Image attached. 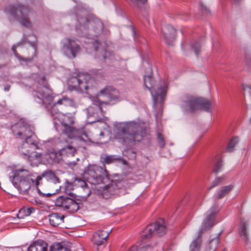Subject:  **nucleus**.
<instances>
[{"mask_svg":"<svg viewBox=\"0 0 251 251\" xmlns=\"http://www.w3.org/2000/svg\"><path fill=\"white\" fill-rule=\"evenodd\" d=\"M114 131V138L122 144L139 142L145 134L144 128L134 122L118 123Z\"/></svg>","mask_w":251,"mask_h":251,"instance_id":"1","label":"nucleus"},{"mask_svg":"<svg viewBox=\"0 0 251 251\" xmlns=\"http://www.w3.org/2000/svg\"><path fill=\"white\" fill-rule=\"evenodd\" d=\"M50 113L56 130L62 131L70 138H78L80 140H86L87 136L86 133L79 136L80 131L71 126L74 123L73 118L60 112H54V107H52Z\"/></svg>","mask_w":251,"mask_h":251,"instance_id":"2","label":"nucleus"},{"mask_svg":"<svg viewBox=\"0 0 251 251\" xmlns=\"http://www.w3.org/2000/svg\"><path fill=\"white\" fill-rule=\"evenodd\" d=\"M144 81L145 86L151 92L154 102L153 107L155 108H160L166 96L167 89V82H161L155 89L154 88V81L151 75H145Z\"/></svg>","mask_w":251,"mask_h":251,"instance_id":"3","label":"nucleus"},{"mask_svg":"<svg viewBox=\"0 0 251 251\" xmlns=\"http://www.w3.org/2000/svg\"><path fill=\"white\" fill-rule=\"evenodd\" d=\"M218 212V207L214 205L207 212L205 219L203 221L201 227L200 229L198 237L193 240L190 245V251H199L201 245V240L200 234L204 231L208 230L214 225V219L215 215Z\"/></svg>","mask_w":251,"mask_h":251,"instance_id":"4","label":"nucleus"},{"mask_svg":"<svg viewBox=\"0 0 251 251\" xmlns=\"http://www.w3.org/2000/svg\"><path fill=\"white\" fill-rule=\"evenodd\" d=\"M38 85L36 89L34 90V100L40 104H42L48 107V105H51L53 99V96L52 91L47 86L45 78L42 76L41 78L38 80Z\"/></svg>","mask_w":251,"mask_h":251,"instance_id":"5","label":"nucleus"},{"mask_svg":"<svg viewBox=\"0 0 251 251\" xmlns=\"http://www.w3.org/2000/svg\"><path fill=\"white\" fill-rule=\"evenodd\" d=\"M88 181L93 184H99L108 182L109 177L107 171L103 167L96 165H89L85 170Z\"/></svg>","mask_w":251,"mask_h":251,"instance_id":"6","label":"nucleus"},{"mask_svg":"<svg viewBox=\"0 0 251 251\" xmlns=\"http://www.w3.org/2000/svg\"><path fill=\"white\" fill-rule=\"evenodd\" d=\"M95 82L88 74L80 73L76 76L71 77L68 80L69 89L82 92L92 88Z\"/></svg>","mask_w":251,"mask_h":251,"instance_id":"7","label":"nucleus"},{"mask_svg":"<svg viewBox=\"0 0 251 251\" xmlns=\"http://www.w3.org/2000/svg\"><path fill=\"white\" fill-rule=\"evenodd\" d=\"M5 11L15 18L23 25L27 27L31 26V23L28 18L30 10L27 6L23 5L17 7L8 5L5 8Z\"/></svg>","mask_w":251,"mask_h":251,"instance_id":"8","label":"nucleus"},{"mask_svg":"<svg viewBox=\"0 0 251 251\" xmlns=\"http://www.w3.org/2000/svg\"><path fill=\"white\" fill-rule=\"evenodd\" d=\"M11 130L17 138L25 139L34 136L32 127L23 119L12 125Z\"/></svg>","mask_w":251,"mask_h":251,"instance_id":"9","label":"nucleus"},{"mask_svg":"<svg viewBox=\"0 0 251 251\" xmlns=\"http://www.w3.org/2000/svg\"><path fill=\"white\" fill-rule=\"evenodd\" d=\"M184 104L186 110L190 112L199 109L209 111L212 109L211 102L202 98L191 97L185 102Z\"/></svg>","mask_w":251,"mask_h":251,"instance_id":"10","label":"nucleus"},{"mask_svg":"<svg viewBox=\"0 0 251 251\" xmlns=\"http://www.w3.org/2000/svg\"><path fill=\"white\" fill-rule=\"evenodd\" d=\"M154 231L159 236H162L165 233L166 226L164 220L159 219L154 224L148 226L143 231L141 237L145 239H150Z\"/></svg>","mask_w":251,"mask_h":251,"instance_id":"11","label":"nucleus"},{"mask_svg":"<svg viewBox=\"0 0 251 251\" xmlns=\"http://www.w3.org/2000/svg\"><path fill=\"white\" fill-rule=\"evenodd\" d=\"M38 144V141L35 136L25 139L18 147V151L20 154L25 158L32 151L39 148Z\"/></svg>","mask_w":251,"mask_h":251,"instance_id":"12","label":"nucleus"},{"mask_svg":"<svg viewBox=\"0 0 251 251\" xmlns=\"http://www.w3.org/2000/svg\"><path fill=\"white\" fill-rule=\"evenodd\" d=\"M63 50L68 58H74L80 51V48L75 40L67 38L64 43Z\"/></svg>","mask_w":251,"mask_h":251,"instance_id":"13","label":"nucleus"},{"mask_svg":"<svg viewBox=\"0 0 251 251\" xmlns=\"http://www.w3.org/2000/svg\"><path fill=\"white\" fill-rule=\"evenodd\" d=\"M88 118L94 117V120L91 121L92 123L99 122L103 116L101 108L98 105L97 103H94L87 109Z\"/></svg>","mask_w":251,"mask_h":251,"instance_id":"14","label":"nucleus"},{"mask_svg":"<svg viewBox=\"0 0 251 251\" xmlns=\"http://www.w3.org/2000/svg\"><path fill=\"white\" fill-rule=\"evenodd\" d=\"M166 43L168 45H173L176 40V31L171 25H167L162 29Z\"/></svg>","mask_w":251,"mask_h":251,"instance_id":"15","label":"nucleus"},{"mask_svg":"<svg viewBox=\"0 0 251 251\" xmlns=\"http://www.w3.org/2000/svg\"><path fill=\"white\" fill-rule=\"evenodd\" d=\"M43 177H44L47 181L54 184L60 182L59 178L52 171L46 170L41 175L37 176L36 178L35 181L36 186H38L39 185L40 181Z\"/></svg>","mask_w":251,"mask_h":251,"instance_id":"16","label":"nucleus"},{"mask_svg":"<svg viewBox=\"0 0 251 251\" xmlns=\"http://www.w3.org/2000/svg\"><path fill=\"white\" fill-rule=\"evenodd\" d=\"M30 173L26 169H21L14 171L12 172V176L10 178L12 183L15 182H19L21 180H25L30 178Z\"/></svg>","mask_w":251,"mask_h":251,"instance_id":"17","label":"nucleus"},{"mask_svg":"<svg viewBox=\"0 0 251 251\" xmlns=\"http://www.w3.org/2000/svg\"><path fill=\"white\" fill-rule=\"evenodd\" d=\"M100 96L106 97L110 100H115L119 97V92L117 90L112 87H107L102 89L100 93Z\"/></svg>","mask_w":251,"mask_h":251,"instance_id":"18","label":"nucleus"},{"mask_svg":"<svg viewBox=\"0 0 251 251\" xmlns=\"http://www.w3.org/2000/svg\"><path fill=\"white\" fill-rule=\"evenodd\" d=\"M109 235L107 232L103 230H99L94 233L93 238V242L97 246H100L106 241V239Z\"/></svg>","mask_w":251,"mask_h":251,"instance_id":"19","label":"nucleus"},{"mask_svg":"<svg viewBox=\"0 0 251 251\" xmlns=\"http://www.w3.org/2000/svg\"><path fill=\"white\" fill-rule=\"evenodd\" d=\"M48 244L43 240H38L32 243L27 251H47Z\"/></svg>","mask_w":251,"mask_h":251,"instance_id":"20","label":"nucleus"},{"mask_svg":"<svg viewBox=\"0 0 251 251\" xmlns=\"http://www.w3.org/2000/svg\"><path fill=\"white\" fill-rule=\"evenodd\" d=\"M222 232L212 237L206 245L204 251H216L220 243V236Z\"/></svg>","mask_w":251,"mask_h":251,"instance_id":"21","label":"nucleus"},{"mask_svg":"<svg viewBox=\"0 0 251 251\" xmlns=\"http://www.w3.org/2000/svg\"><path fill=\"white\" fill-rule=\"evenodd\" d=\"M34 183V181L31 178L25 180H21L19 182H15L13 185L19 190L25 191L28 190L30 187V183Z\"/></svg>","mask_w":251,"mask_h":251,"instance_id":"22","label":"nucleus"},{"mask_svg":"<svg viewBox=\"0 0 251 251\" xmlns=\"http://www.w3.org/2000/svg\"><path fill=\"white\" fill-rule=\"evenodd\" d=\"M63 208L72 212H76L79 209L78 203L74 200L66 197Z\"/></svg>","mask_w":251,"mask_h":251,"instance_id":"23","label":"nucleus"},{"mask_svg":"<svg viewBox=\"0 0 251 251\" xmlns=\"http://www.w3.org/2000/svg\"><path fill=\"white\" fill-rule=\"evenodd\" d=\"M64 216L58 213H52L49 216V221L51 225L56 226L63 222Z\"/></svg>","mask_w":251,"mask_h":251,"instance_id":"24","label":"nucleus"},{"mask_svg":"<svg viewBox=\"0 0 251 251\" xmlns=\"http://www.w3.org/2000/svg\"><path fill=\"white\" fill-rule=\"evenodd\" d=\"M117 192L116 185L114 183L107 185L103 187L101 195L103 198L108 199L111 195H114Z\"/></svg>","mask_w":251,"mask_h":251,"instance_id":"25","label":"nucleus"},{"mask_svg":"<svg viewBox=\"0 0 251 251\" xmlns=\"http://www.w3.org/2000/svg\"><path fill=\"white\" fill-rule=\"evenodd\" d=\"M42 156V153L34 151H33L29 154V155H27L25 158L32 164L36 165L41 162Z\"/></svg>","mask_w":251,"mask_h":251,"instance_id":"26","label":"nucleus"},{"mask_svg":"<svg viewBox=\"0 0 251 251\" xmlns=\"http://www.w3.org/2000/svg\"><path fill=\"white\" fill-rule=\"evenodd\" d=\"M233 188V186L232 185L222 187L215 195L216 199H221L223 198L232 190Z\"/></svg>","mask_w":251,"mask_h":251,"instance_id":"27","label":"nucleus"},{"mask_svg":"<svg viewBox=\"0 0 251 251\" xmlns=\"http://www.w3.org/2000/svg\"><path fill=\"white\" fill-rule=\"evenodd\" d=\"M56 104H62L65 106H70L73 107H75L76 105V103L71 99H70L67 97H63L62 99L58 100L56 102L53 104L52 107H54Z\"/></svg>","mask_w":251,"mask_h":251,"instance_id":"28","label":"nucleus"},{"mask_svg":"<svg viewBox=\"0 0 251 251\" xmlns=\"http://www.w3.org/2000/svg\"><path fill=\"white\" fill-rule=\"evenodd\" d=\"M121 157L116 155H105L103 157H101V161L103 164H110L116 161L120 160Z\"/></svg>","mask_w":251,"mask_h":251,"instance_id":"29","label":"nucleus"},{"mask_svg":"<svg viewBox=\"0 0 251 251\" xmlns=\"http://www.w3.org/2000/svg\"><path fill=\"white\" fill-rule=\"evenodd\" d=\"M80 23H84L83 25H81L80 26H77V29L83 31L86 30L89 26H93L94 25V22L92 20H88L87 19L83 18L81 20H78Z\"/></svg>","mask_w":251,"mask_h":251,"instance_id":"30","label":"nucleus"},{"mask_svg":"<svg viewBox=\"0 0 251 251\" xmlns=\"http://www.w3.org/2000/svg\"><path fill=\"white\" fill-rule=\"evenodd\" d=\"M239 232L243 240L246 242H247L248 241V235L246 231V226L244 222L241 223L239 227Z\"/></svg>","mask_w":251,"mask_h":251,"instance_id":"31","label":"nucleus"},{"mask_svg":"<svg viewBox=\"0 0 251 251\" xmlns=\"http://www.w3.org/2000/svg\"><path fill=\"white\" fill-rule=\"evenodd\" d=\"M75 185L82 187L86 190V193H87V196H88L90 194L91 191L88 188H87V184L85 181L81 179L77 178L75 180Z\"/></svg>","mask_w":251,"mask_h":251,"instance_id":"32","label":"nucleus"},{"mask_svg":"<svg viewBox=\"0 0 251 251\" xmlns=\"http://www.w3.org/2000/svg\"><path fill=\"white\" fill-rule=\"evenodd\" d=\"M50 251H70V250L58 243L52 244L50 247Z\"/></svg>","mask_w":251,"mask_h":251,"instance_id":"33","label":"nucleus"},{"mask_svg":"<svg viewBox=\"0 0 251 251\" xmlns=\"http://www.w3.org/2000/svg\"><path fill=\"white\" fill-rule=\"evenodd\" d=\"M34 210L33 208H28L26 209H22L19 211V213L17 214V216L19 218H23V214H25V216H28Z\"/></svg>","mask_w":251,"mask_h":251,"instance_id":"34","label":"nucleus"},{"mask_svg":"<svg viewBox=\"0 0 251 251\" xmlns=\"http://www.w3.org/2000/svg\"><path fill=\"white\" fill-rule=\"evenodd\" d=\"M152 248L150 245L142 246L138 248L137 246H132L128 251H151Z\"/></svg>","mask_w":251,"mask_h":251,"instance_id":"35","label":"nucleus"},{"mask_svg":"<svg viewBox=\"0 0 251 251\" xmlns=\"http://www.w3.org/2000/svg\"><path fill=\"white\" fill-rule=\"evenodd\" d=\"M75 151L76 150L74 147L68 146L61 150V153H66L74 156Z\"/></svg>","mask_w":251,"mask_h":251,"instance_id":"36","label":"nucleus"},{"mask_svg":"<svg viewBox=\"0 0 251 251\" xmlns=\"http://www.w3.org/2000/svg\"><path fill=\"white\" fill-rule=\"evenodd\" d=\"M73 189V184L71 183H70L68 180L66 181L64 192L68 195H72V193L71 192Z\"/></svg>","mask_w":251,"mask_h":251,"instance_id":"37","label":"nucleus"},{"mask_svg":"<svg viewBox=\"0 0 251 251\" xmlns=\"http://www.w3.org/2000/svg\"><path fill=\"white\" fill-rule=\"evenodd\" d=\"M238 143V139L237 138H232L229 142L228 147L227 150L228 151H232L233 148L235 146L236 144Z\"/></svg>","mask_w":251,"mask_h":251,"instance_id":"38","label":"nucleus"},{"mask_svg":"<svg viewBox=\"0 0 251 251\" xmlns=\"http://www.w3.org/2000/svg\"><path fill=\"white\" fill-rule=\"evenodd\" d=\"M18 46V45H13L12 48V50H13L15 55L17 57V58H19L20 59H22L23 60V61H31L32 60V57H28V58H21L18 54L17 53V52H16L15 49H16V48Z\"/></svg>","mask_w":251,"mask_h":251,"instance_id":"39","label":"nucleus"},{"mask_svg":"<svg viewBox=\"0 0 251 251\" xmlns=\"http://www.w3.org/2000/svg\"><path fill=\"white\" fill-rule=\"evenodd\" d=\"M192 50L195 52L196 55H198L200 51L201 45L199 43L196 42L195 44L191 45Z\"/></svg>","mask_w":251,"mask_h":251,"instance_id":"40","label":"nucleus"},{"mask_svg":"<svg viewBox=\"0 0 251 251\" xmlns=\"http://www.w3.org/2000/svg\"><path fill=\"white\" fill-rule=\"evenodd\" d=\"M65 198L66 197L61 196L56 199L55 201V205L63 207Z\"/></svg>","mask_w":251,"mask_h":251,"instance_id":"41","label":"nucleus"},{"mask_svg":"<svg viewBox=\"0 0 251 251\" xmlns=\"http://www.w3.org/2000/svg\"><path fill=\"white\" fill-rule=\"evenodd\" d=\"M222 181V178L220 177L216 178L212 182L211 186L209 187V189H211L216 186L220 184Z\"/></svg>","mask_w":251,"mask_h":251,"instance_id":"42","label":"nucleus"},{"mask_svg":"<svg viewBox=\"0 0 251 251\" xmlns=\"http://www.w3.org/2000/svg\"><path fill=\"white\" fill-rule=\"evenodd\" d=\"M157 139L159 147L163 148L165 146V143L162 136L160 134H158Z\"/></svg>","mask_w":251,"mask_h":251,"instance_id":"43","label":"nucleus"},{"mask_svg":"<svg viewBox=\"0 0 251 251\" xmlns=\"http://www.w3.org/2000/svg\"><path fill=\"white\" fill-rule=\"evenodd\" d=\"M243 90L246 93H248L251 95V87L247 85H243Z\"/></svg>","mask_w":251,"mask_h":251,"instance_id":"44","label":"nucleus"},{"mask_svg":"<svg viewBox=\"0 0 251 251\" xmlns=\"http://www.w3.org/2000/svg\"><path fill=\"white\" fill-rule=\"evenodd\" d=\"M222 167V164L220 162H218L216 165L215 168L214 169V172L216 173H217L220 170Z\"/></svg>","mask_w":251,"mask_h":251,"instance_id":"45","label":"nucleus"},{"mask_svg":"<svg viewBox=\"0 0 251 251\" xmlns=\"http://www.w3.org/2000/svg\"><path fill=\"white\" fill-rule=\"evenodd\" d=\"M113 57V53L109 52H106L105 55L103 56V59H106V58H109V59H112Z\"/></svg>","mask_w":251,"mask_h":251,"instance_id":"46","label":"nucleus"},{"mask_svg":"<svg viewBox=\"0 0 251 251\" xmlns=\"http://www.w3.org/2000/svg\"><path fill=\"white\" fill-rule=\"evenodd\" d=\"M133 3H144L147 1V0H130Z\"/></svg>","mask_w":251,"mask_h":251,"instance_id":"47","label":"nucleus"},{"mask_svg":"<svg viewBox=\"0 0 251 251\" xmlns=\"http://www.w3.org/2000/svg\"><path fill=\"white\" fill-rule=\"evenodd\" d=\"M201 8L203 10H204L206 12H209L208 8L206 7V6L204 5L203 4H201Z\"/></svg>","mask_w":251,"mask_h":251,"instance_id":"48","label":"nucleus"},{"mask_svg":"<svg viewBox=\"0 0 251 251\" xmlns=\"http://www.w3.org/2000/svg\"><path fill=\"white\" fill-rule=\"evenodd\" d=\"M10 85L7 84L4 86V90L5 91H8L10 90Z\"/></svg>","mask_w":251,"mask_h":251,"instance_id":"49","label":"nucleus"},{"mask_svg":"<svg viewBox=\"0 0 251 251\" xmlns=\"http://www.w3.org/2000/svg\"><path fill=\"white\" fill-rule=\"evenodd\" d=\"M37 190H38V193H39V194H42V195H47V196H51V194H50V193H48V194H42V193L41 192L40 190L38 188H37Z\"/></svg>","mask_w":251,"mask_h":251,"instance_id":"50","label":"nucleus"},{"mask_svg":"<svg viewBox=\"0 0 251 251\" xmlns=\"http://www.w3.org/2000/svg\"><path fill=\"white\" fill-rule=\"evenodd\" d=\"M120 160L122 161V163L124 165H126L127 164V162H126V160H125V159H122L121 157V159Z\"/></svg>","mask_w":251,"mask_h":251,"instance_id":"51","label":"nucleus"},{"mask_svg":"<svg viewBox=\"0 0 251 251\" xmlns=\"http://www.w3.org/2000/svg\"><path fill=\"white\" fill-rule=\"evenodd\" d=\"M102 103H105L104 102L102 101L101 100H98V104L100 105H101Z\"/></svg>","mask_w":251,"mask_h":251,"instance_id":"52","label":"nucleus"},{"mask_svg":"<svg viewBox=\"0 0 251 251\" xmlns=\"http://www.w3.org/2000/svg\"><path fill=\"white\" fill-rule=\"evenodd\" d=\"M100 135L101 136H103V132H100Z\"/></svg>","mask_w":251,"mask_h":251,"instance_id":"53","label":"nucleus"},{"mask_svg":"<svg viewBox=\"0 0 251 251\" xmlns=\"http://www.w3.org/2000/svg\"><path fill=\"white\" fill-rule=\"evenodd\" d=\"M247 63H248V64L249 65H251V63H250V62H249V61H248V62H247Z\"/></svg>","mask_w":251,"mask_h":251,"instance_id":"54","label":"nucleus"},{"mask_svg":"<svg viewBox=\"0 0 251 251\" xmlns=\"http://www.w3.org/2000/svg\"><path fill=\"white\" fill-rule=\"evenodd\" d=\"M98 50L97 47H95V50Z\"/></svg>","mask_w":251,"mask_h":251,"instance_id":"55","label":"nucleus"},{"mask_svg":"<svg viewBox=\"0 0 251 251\" xmlns=\"http://www.w3.org/2000/svg\"><path fill=\"white\" fill-rule=\"evenodd\" d=\"M222 251H227L226 249H224Z\"/></svg>","mask_w":251,"mask_h":251,"instance_id":"56","label":"nucleus"},{"mask_svg":"<svg viewBox=\"0 0 251 251\" xmlns=\"http://www.w3.org/2000/svg\"><path fill=\"white\" fill-rule=\"evenodd\" d=\"M99 25H101V23L99 22Z\"/></svg>","mask_w":251,"mask_h":251,"instance_id":"57","label":"nucleus"},{"mask_svg":"<svg viewBox=\"0 0 251 251\" xmlns=\"http://www.w3.org/2000/svg\"><path fill=\"white\" fill-rule=\"evenodd\" d=\"M250 122L251 123V118L250 119Z\"/></svg>","mask_w":251,"mask_h":251,"instance_id":"58","label":"nucleus"}]
</instances>
